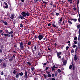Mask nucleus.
<instances>
[{"instance_id": "obj_46", "label": "nucleus", "mask_w": 80, "mask_h": 80, "mask_svg": "<svg viewBox=\"0 0 80 80\" xmlns=\"http://www.w3.org/2000/svg\"><path fill=\"white\" fill-rule=\"evenodd\" d=\"M34 38H36V39L38 38V36H37V35H35L34 36Z\"/></svg>"}, {"instance_id": "obj_16", "label": "nucleus", "mask_w": 80, "mask_h": 80, "mask_svg": "<svg viewBox=\"0 0 80 80\" xmlns=\"http://www.w3.org/2000/svg\"><path fill=\"white\" fill-rule=\"evenodd\" d=\"M2 65L4 67H6V63H5V62H4L2 64Z\"/></svg>"}, {"instance_id": "obj_29", "label": "nucleus", "mask_w": 80, "mask_h": 80, "mask_svg": "<svg viewBox=\"0 0 80 80\" xmlns=\"http://www.w3.org/2000/svg\"><path fill=\"white\" fill-rule=\"evenodd\" d=\"M34 68H34V67H31V70H32V71H33V70H34Z\"/></svg>"}, {"instance_id": "obj_1", "label": "nucleus", "mask_w": 80, "mask_h": 80, "mask_svg": "<svg viewBox=\"0 0 80 80\" xmlns=\"http://www.w3.org/2000/svg\"><path fill=\"white\" fill-rule=\"evenodd\" d=\"M5 32L6 33L4 34V36L5 37H11V38L13 37V31H11L9 32H8V30L7 29H6L5 30Z\"/></svg>"}, {"instance_id": "obj_58", "label": "nucleus", "mask_w": 80, "mask_h": 80, "mask_svg": "<svg viewBox=\"0 0 80 80\" xmlns=\"http://www.w3.org/2000/svg\"><path fill=\"white\" fill-rule=\"evenodd\" d=\"M54 70H55V69L54 68H52V71H53Z\"/></svg>"}, {"instance_id": "obj_7", "label": "nucleus", "mask_w": 80, "mask_h": 80, "mask_svg": "<svg viewBox=\"0 0 80 80\" xmlns=\"http://www.w3.org/2000/svg\"><path fill=\"white\" fill-rule=\"evenodd\" d=\"M25 78H28V75L27 74V71H25Z\"/></svg>"}, {"instance_id": "obj_11", "label": "nucleus", "mask_w": 80, "mask_h": 80, "mask_svg": "<svg viewBox=\"0 0 80 80\" xmlns=\"http://www.w3.org/2000/svg\"><path fill=\"white\" fill-rule=\"evenodd\" d=\"M19 77H20V75L19 74V73H17L16 74V76H15L16 78H18Z\"/></svg>"}, {"instance_id": "obj_40", "label": "nucleus", "mask_w": 80, "mask_h": 80, "mask_svg": "<svg viewBox=\"0 0 80 80\" xmlns=\"http://www.w3.org/2000/svg\"><path fill=\"white\" fill-rule=\"evenodd\" d=\"M59 13H58L57 12L56 13V15L57 17H58V16L59 15Z\"/></svg>"}, {"instance_id": "obj_47", "label": "nucleus", "mask_w": 80, "mask_h": 80, "mask_svg": "<svg viewBox=\"0 0 80 80\" xmlns=\"http://www.w3.org/2000/svg\"><path fill=\"white\" fill-rule=\"evenodd\" d=\"M14 47L15 48H17V44H15L14 45Z\"/></svg>"}, {"instance_id": "obj_56", "label": "nucleus", "mask_w": 80, "mask_h": 80, "mask_svg": "<svg viewBox=\"0 0 80 80\" xmlns=\"http://www.w3.org/2000/svg\"><path fill=\"white\" fill-rule=\"evenodd\" d=\"M12 57L13 58H15V55H13V56H12Z\"/></svg>"}, {"instance_id": "obj_34", "label": "nucleus", "mask_w": 80, "mask_h": 80, "mask_svg": "<svg viewBox=\"0 0 80 80\" xmlns=\"http://www.w3.org/2000/svg\"><path fill=\"white\" fill-rule=\"evenodd\" d=\"M78 39V38H77V37H75L74 38V40H77Z\"/></svg>"}, {"instance_id": "obj_5", "label": "nucleus", "mask_w": 80, "mask_h": 80, "mask_svg": "<svg viewBox=\"0 0 80 80\" xmlns=\"http://www.w3.org/2000/svg\"><path fill=\"white\" fill-rule=\"evenodd\" d=\"M62 20H63V17H62L59 20L58 22V23L59 24H62V23H61V22H62Z\"/></svg>"}, {"instance_id": "obj_62", "label": "nucleus", "mask_w": 80, "mask_h": 80, "mask_svg": "<svg viewBox=\"0 0 80 80\" xmlns=\"http://www.w3.org/2000/svg\"><path fill=\"white\" fill-rule=\"evenodd\" d=\"M79 0H78V2H77L78 4H79V3H80V2H79Z\"/></svg>"}, {"instance_id": "obj_15", "label": "nucleus", "mask_w": 80, "mask_h": 80, "mask_svg": "<svg viewBox=\"0 0 80 80\" xmlns=\"http://www.w3.org/2000/svg\"><path fill=\"white\" fill-rule=\"evenodd\" d=\"M31 44L32 42H31V41H29L27 43V45H30Z\"/></svg>"}, {"instance_id": "obj_8", "label": "nucleus", "mask_w": 80, "mask_h": 80, "mask_svg": "<svg viewBox=\"0 0 80 80\" xmlns=\"http://www.w3.org/2000/svg\"><path fill=\"white\" fill-rule=\"evenodd\" d=\"M72 20H73V21L74 22H76L78 20L77 19H73V18L71 19V21H72Z\"/></svg>"}, {"instance_id": "obj_26", "label": "nucleus", "mask_w": 80, "mask_h": 80, "mask_svg": "<svg viewBox=\"0 0 80 80\" xmlns=\"http://www.w3.org/2000/svg\"><path fill=\"white\" fill-rule=\"evenodd\" d=\"M17 72V71L14 70L13 72V73L14 74H15V73H16Z\"/></svg>"}, {"instance_id": "obj_24", "label": "nucleus", "mask_w": 80, "mask_h": 80, "mask_svg": "<svg viewBox=\"0 0 80 80\" xmlns=\"http://www.w3.org/2000/svg\"><path fill=\"white\" fill-rule=\"evenodd\" d=\"M52 57V56H51V55H48V58L50 59V58H51Z\"/></svg>"}, {"instance_id": "obj_63", "label": "nucleus", "mask_w": 80, "mask_h": 80, "mask_svg": "<svg viewBox=\"0 0 80 80\" xmlns=\"http://www.w3.org/2000/svg\"><path fill=\"white\" fill-rule=\"evenodd\" d=\"M79 34H80V26L79 27Z\"/></svg>"}, {"instance_id": "obj_43", "label": "nucleus", "mask_w": 80, "mask_h": 80, "mask_svg": "<svg viewBox=\"0 0 80 80\" xmlns=\"http://www.w3.org/2000/svg\"><path fill=\"white\" fill-rule=\"evenodd\" d=\"M74 44H77V42L76 41H74Z\"/></svg>"}, {"instance_id": "obj_12", "label": "nucleus", "mask_w": 80, "mask_h": 80, "mask_svg": "<svg viewBox=\"0 0 80 80\" xmlns=\"http://www.w3.org/2000/svg\"><path fill=\"white\" fill-rule=\"evenodd\" d=\"M14 15L12 14L11 15V17H10L11 19V20H13V18H14Z\"/></svg>"}, {"instance_id": "obj_38", "label": "nucleus", "mask_w": 80, "mask_h": 80, "mask_svg": "<svg viewBox=\"0 0 80 80\" xmlns=\"http://www.w3.org/2000/svg\"><path fill=\"white\" fill-rule=\"evenodd\" d=\"M27 63L28 65H32V64L28 62H27Z\"/></svg>"}, {"instance_id": "obj_30", "label": "nucleus", "mask_w": 80, "mask_h": 80, "mask_svg": "<svg viewBox=\"0 0 80 80\" xmlns=\"http://www.w3.org/2000/svg\"><path fill=\"white\" fill-rule=\"evenodd\" d=\"M71 53H74L75 52V51H74V50L73 49H72L71 50Z\"/></svg>"}, {"instance_id": "obj_42", "label": "nucleus", "mask_w": 80, "mask_h": 80, "mask_svg": "<svg viewBox=\"0 0 80 80\" xmlns=\"http://www.w3.org/2000/svg\"><path fill=\"white\" fill-rule=\"evenodd\" d=\"M52 26H53V27H57V26H55L54 24H52Z\"/></svg>"}, {"instance_id": "obj_18", "label": "nucleus", "mask_w": 80, "mask_h": 80, "mask_svg": "<svg viewBox=\"0 0 80 80\" xmlns=\"http://www.w3.org/2000/svg\"><path fill=\"white\" fill-rule=\"evenodd\" d=\"M43 3L44 5H45H45H47V3H48V2H47L45 1H43Z\"/></svg>"}, {"instance_id": "obj_22", "label": "nucleus", "mask_w": 80, "mask_h": 80, "mask_svg": "<svg viewBox=\"0 0 80 80\" xmlns=\"http://www.w3.org/2000/svg\"><path fill=\"white\" fill-rule=\"evenodd\" d=\"M61 54H62V52H59L57 53V55H60Z\"/></svg>"}, {"instance_id": "obj_2", "label": "nucleus", "mask_w": 80, "mask_h": 80, "mask_svg": "<svg viewBox=\"0 0 80 80\" xmlns=\"http://www.w3.org/2000/svg\"><path fill=\"white\" fill-rule=\"evenodd\" d=\"M22 16L20 15L18 16V18H21L22 20H23L24 19V17H26V12H22L21 13Z\"/></svg>"}, {"instance_id": "obj_51", "label": "nucleus", "mask_w": 80, "mask_h": 80, "mask_svg": "<svg viewBox=\"0 0 80 80\" xmlns=\"http://www.w3.org/2000/svg\"><path fill=\"white\" fill-rule=\"evenodd\" d=\"M34 80H38V78H34Z\"/></svg>"}, {"instance_id": "obj_39", "label": "nucleus", "mask_w": 80, "mask_h": 80, "mask_svg": "<svg viewBox=\"0 0 80 80\" xmlns=\"http://www.w3.org/2000/svg\"><path fill=\"white\" fill-rule=\"evenodd\" d=\"M33 55L35 54V50H33V49H32V51Z\"/></svg>"}, {"instance_id": "obj_57", "label": "nucleus", "mask_w": 80, "mask_h": 80, "mask_svg": "<svg viewBox=\"0 0 80 80\" xmlns=\"http://www.w3.org/2000/svg\"><path fill=\"white\" fill-rule=\"evenodd\" d=\"M46 73H47L48 74H49L50 72H48V71H46Z\"/></svg>"}, {"instance_id": "obj_35", "label": "nucleus", "mask_w": 80, "mask_h": 80, "mask_svg": "<svg viewBox=\"0 0 80 80\" xmlns=\"http://www.w3.org/2000/svg\"><path fill=\"white\" fill-rule=\"evenodd\" d=\"M20 27H21V28L23 27V25L22 24H20Z\"/></svg>"}, {"instance_id": "obj_31", "label": "nucleus", "mask_w": 80, "mask_h": 80, "mask_svg": "<svg viewBox=\"0 0 80 80\" xmlns=\"http://www.w3.org/2000/svg\"><path fill=\"white\" fill-rule=\"evenodd\" d=\"M72 65H71L69 66V68L70 69H72Z\"/></svg>"}, {"instance_id": "obj_36", "label": "nucleus", "mask_w": 80, "mask_h": 80, "mask_svg": "<svg viewBox=\"0 0 80 80\" xmlns=\"http://www.w3.org/2000/svg\"><path fill=\"white\" fill-rule=\"evenodd\" d=\"M58 58H61V56L60 55H57Z\"/></svg>"}, {"instance_id": "obj_54", "label": "nucleus", "mask_w": 80, "mask_h": 80, "mask_svg": "<svg viewBox=\"0 0 80 80\" xmlns=\"http://www.w3.org/2000/svg\"><path fill=\"white\" fill-rule=\"evenodd\" d=\"M4 4L6 5V6H8V4H7V3L6 2H4Z\"/></svg>"}, {"instance_id": "obj_27", "label": "nucleus", "mask_w": 80, "mask_h": 80, "mask_svg": "<svg viewBox=\"0 0 80 80\" xmlns=\"http://www.w3.org/2000/svg\"><path fill=\"white\" fill-rule=\"evenodd\" d=\"M67 43H69L68 44V45L69 46H70V41H68L67 42Z\"/></svg>"}, {"instance_id": "obj_60", "label": "nucleus", "mask_w": 80, "mask_h": 80, "mask_svg": "<svg viewBox=\"0 0 80 80\" xmlns=\"http://www.w3.org/2000/svg\"><path fill=\"white\" fill-rule=\"evenodd\" d=\"M73 9H74V10H77V8H74Z\"/></svg>"}, {"instance_id": "obj_49", "label": "nucleus", "mask_w": 80, "mask_h": 80, "mask_svg": "<svg viewBox=\"0 0 80 80\" xmlns=\"http://www.w3.org/2000/svg\"><path fill=\"white\" fill-rule=\"evenodd\" d=\"M47 63L46 62V63H42V65H43L46 66V65H47Z\"/></svg>"}, {"instance_id": "obj_6", "label": "nucleus", "mask_w": 80, "mask_h": 80, "mask_svg": "<svg viewBox=\"0 0 80 80\" xmlns=\"http://www.w3.org/2000/svg\"><path fill=\"white\" fill-rule=\"evenodd\" d=\"M78 59V57H77V54H76L74 56V60L75 62H76V61Z\"/></svg>"}, {"instance_id": "obj_45", "label": "nucleus", "mask_w": 80, "mask_h": 80, "mask_svg": "<svg viewBox=\"0 0 80 80\" xmlns=\"http://www.w3.org/2000/svg\"><path fill=\"white\" fill-rule=\"evenodd\" d=\"M77 47L75 49V53H76V52H77Z\"/></svg>"}, {"instance_id": "obj_33", "label": "nucleus", "mask_w": 80, "mask_h": 80, "mask_svg": "<svg viewBox=\"0 0 80 80\" xmlns=\"http://www.w3.org/2000/svg\"><path fill=\"white\" fill-rule=\"evenodd\" d=\"M68 48H69V47L68 46H67L66 48V50H68Z\"/></svg>"}, {"instance_id": "obj_64", "label": "nucleus", "mask_w": 80, "mask_h": 80, "mask_svg": "<svg viewBox=\"0 0 80 80\" xmlns=\"http://www.w3.org/2000/svg\"><path fill=\"white\" fill-rule=\"evenodd\" d=\"M51 79H52V80H55V78H51Z\"/></svg>"}, {"instance_id": "obj_44", "label": "nucleus", "mask_w": 80, "mask_h": 80, "mask_svg": "<svg viewBox=\"0 0 80 80\" xmlns=\"http://www.w3.org/2000/svg\"><path fill=\"white\" fill-rule=\"evenodd\" d=\"M53 8H57V6L56 5H53Z\"/></svg>"}, {"instance_id": "obj_37", "label": "nucleus", "mask_w": 80, "mask_h": 80, "mask_svg": "<svg viewBox=\"0 0 80 80\" xmlns=\"http://www.w3.org/2000/svg\"><path fill=\"white\" fill-rule=\"evenodd\" d=\"M48 77L49 78L51 77V74H49L48 75Z\"/></svg>"}, {"instance_id": "obj_3", "label": "nucleus", "mask_w": 80, "mask_h": 80, "mask_svg": "<svg viewBox=\"0 0 80 80\" xmlns=\"http://www.w3.org/2000/svg\"><path fill=\"white\" fill-rule=\"evenodd\" d=\"M20 48L21 50H23L24 46H23V43L22 42H21L20 43Z\"/></svg>"}, {"instance_id": "obj_20", "label": "nucleus", "mask_w": 80, "mask_h": 80, "mask_svg": "<svg viewBox=\"0 0 80 80\" xmlns=\"http://www.w3.org/2000/svg\"><path fill=\"white\" fill-rule=\"evenodd\" d=\"M68 23H69V24H72V22H71V21H70L69 20H68Z\"/></svg>"}, {"instance_id": "obj_61", "label": "nucleus", "mask_w": 80, "mask_h": 80, "mask_svg": "<svg viewBox=\"0 0 80 80\" xmlns=\"http://www.w3.org/2000/svg\"><path fill=\"white\" fill-rule=\"evenodd\" d=\"M52 4H53V3L52 2H51L50 4V5H52Z\"/></svg>"}, {"instance_id": "obj_50", "label": "nucleus", "mask_w": 80, "mask_h": 80, "mask_svg": "<svg viewBox=\"0 0 80 80\" xmlns=\"http://www.w3.org/2000/svg\"><path fill=\"white\" fill-rule=\"evenodd\" d=\"M43 76L44 77H45V78L47 77V76L46 75H45V74H43Z\"/></svg>"}, {"instance_id": "obj_52", "label": "nucleus", "mask_w": 80, "mask_h": 80, "mask_svg": "<svg viewBox=\"0 0 80 80\" xmlns=\"http://www.w3.org/2000/svg\"><path fill=\"white\" fill-rule=\"evenodd\" d=\"M0 73H1V75H3L4 73H3V72H1Z\"/></svg>"}, {"instance_id": "obj_28", "label": "nucleus", "mask_w": 80, "mask_h": 80, "mask_svg": "<svg viewBox=\"0 0 80 80\" xmlns=\"http://www.w3.org/2000/svg\"><path fill=\"white\" fill-rule=\"evenodd\" d=\"M58 73H60L61 72V70L60 69H59L58 70Z\"/></svg>"}, {"instance_id": "obj_32", "label": "nucleus", "mask_w": 80, "mask_h": 80, "mask_svg": "<svg viewBox=\"0 0 80 80\" xmlns=\"http://www.w3.org/2000/svg\"><path fill=\"white\" fill-rule=\"evenodd\" d=\"M58 72H55V75L56 76H57V75H58Z\"/></svg>"}, {"instance_id": "obj_9", "label": "nucleus", "mask_w": 80, "mask_h": 80, "mask_svg": "<svg viewBox=\"0 0 80 80\" xmlns=\"http://www.w3.org/2000/svg\"><path fill=\"white\" fill-rule=\"evenodd\" d=\"M41 2V0H34V3H37V2Z\"/></svg>"}, {"instance_id": "obj_13", "label": "nucleus", "mask_w": 80, "mask_h": 80, "mask_svg": "<svg viewBox=\"0 0 80 80\" xmlns=\"http://www.w3.org/2000/svg\"><path fill=\"white\" fill-rule=\"evenodd\" d=\"M67 61L65 60V61H64L63 62V65H66V64H67Z\"/></svg>"}, {"instance_id": "obj_48", "label": "nucleus", "mask_w": 80, "mask_h": 80, "mask_svg": "<svg viewBox=\"0 0 80 80\" xmlns=\"http://www.w3.org/2000/svg\"><path fill=\"white\" fill-rule=\"evenodd\" d=\"M49 68V67H47L46 68L45 70L47 71L48 69Z\"/></svg>"}, {"instance_id": "obj_59", "label": "nucleus", "mask_w": 80, "mask_h": 80, "mask_svg": "<svg viewBox=\"0 0 80 80\" xmlns=\"http://www.w3.org/2000/svg\"><path fill=\"white\" fill-rule=\"evenodd\" d=\"M15 23H16L15 21H14L12 23L13 25H15Z\"/></svg>"}, {"instance_id": "obj_19", "label": "nucleus", "mask_w": 80, "mask_h": 80, "mask_svg": "<svg viewBox=\"0 0 80 80\" xmlns=\"http://www.w3.org/2000/svg\"><path fill=\"white\" fill-rule=\"evenodd\" d=\"M4 25H8V23H7V22L6 21L4 22Z\"/></svg>"}, {"instance_id": "obj_41", "label": "nucleus", "mask_w": 80, "mask_h": 80, "mask_svg": "<svg viewBox=\"0 0 80 80\" xmlns=\"http://www.w3.org/2000/svg\"><path fill=\"white\" fill-rule=\"evenodd\" d=\"M38 55H39V56H40L41 55V53H40V52H38Z\"/></svg>"}, {"instance_id": "obj_25", "label": "nucleus", "mask_w": 80, "mask_h": 80, "mask_svg": "<svg viewBox=\"0 0 80 80\" xmlns=\"http://www.w3.org/2000/svg\"><path fill=\"white\" fill-rule=\"evenodd\" d=\"M3 7L4 8H8V6H4Z\"/></svg>"}, {"instance_id": "obj_10", "label": "nucleus", "mask_w": 80, "mask_h": 80, "mask_svg": "<svg viewBox=\"0 0 80 80\" xmlns=\"http://www.w3.org/2000/svg\"><path fill=\"white\" fill-rule=\"evenodd\" d=\"M72 70L74 71L75 70V65L73 63L72 64Z\"/></svg>"}, {"instance_id": "obj_17", "label": "nucleus", "mask_w": 80, "mask_h": 80, "mask_svg": "<svg viewBox=\"0 0 80 80\" xmlns=\"http://www.w3.org/2000/svg\"><path fill=\"white\" fill-rule=\"evenodd\" d=\"M26 16H29L30 15V13L28 12H27L26 13Z\"/></svg>"}, {"instance_id": "obj_23", "label": "nucleus", "mask_w": 80, "mask_h": 80, "mask_svg": "<svg viewBox=\"0 0 80 80\" xmlns=\"http://www.w3.org/2000/svg\"><path fill=\"white\" fill-rule=\"evenodd\" d=\"M65 22L63 21L62 23V25H65Z\"/></svg>"}, {"instance_id": "obj_14", "label": "nucleus", "mask_w": 80, "mask_h": 80, "mask_svg": "<svg viewBox=\"0 0 80 80\" xmlns=\"http://www.w3.org/2000/svg\"><path fill=\"white\" fill-rule=\"evenodd\" d=\"M34 48L35 49V50L36 51L37 50V49H38V47L37 46H36V45L34 46Z\"/></svg>"}, {"instance_id": "obj_55", "label": "nucleus", "mask_w": 80, "mask_h": 80, "mask_svg": "<svg viewBox=\"0 0 80 80\" xmlns=\"http://www.w3.org/2000/svg\"><path fill=\"white\" fill-rule=\"evenodd\" d=\"M3 62V59H0V63H2Z\"/></svg>"}, {"instance_id": "obj_4", "label": "nucleus", "mask_w": 80, "mask_h": 80, "mask_svg": "<svg viewBox=\"0 0 80 80\" xmlns=\"http://www.w3.org/2000/svg\"><path fill=\"white\" fill-rule=\"evenodd\" d=\"M38 38L39 40H42V39H43V35L41 34H39V35L38 36Z\"/></svg>"}, {"instance_id": "obj_21", "label": "nucleus", "mask_w": 80, "mask_h": 80, "mask_svg": "<svg viewBox=\"0 0 80 80\" xmlns=\"http://www.w3.org/2000/svg\"><path fill=\"white\" fill-rule=\"evenodd\" d=\"M19 74L20 76H22L23 75V72H21L20 73H19Z\"/></svg>"}, {"instance_id": "obj_53", "label": "nucleus", "mask_w": 80, "mask_h": 80, "mask_svg": "<svg viewBox=\"0 0 80 80\" xmlns=\"http://www.w3.org/2000/svg\"><path fill=\"white\" fill-rule=\"evenodd\" d=\"M73 48H75L76 47V45H74L72 46Z\"/></svg>"}]
</instances>
